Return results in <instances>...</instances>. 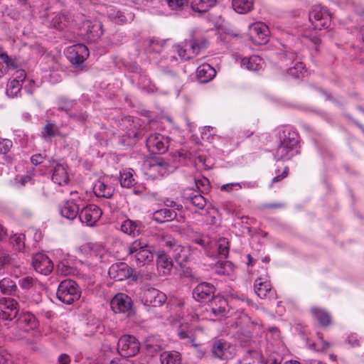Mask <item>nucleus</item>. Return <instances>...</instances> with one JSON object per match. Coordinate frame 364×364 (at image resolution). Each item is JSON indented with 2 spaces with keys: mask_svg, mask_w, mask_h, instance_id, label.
Wrapping results in <instances>:
<instances>
[{
  "mask_svg": "<svg viewBox=\"0 0 364 364\" xmlns=\"http://www.w3.org/2000/svg\"><path fill=\"white\" fill-rule=\"evenodd\" d=\"M157 265L159 267L170 270L173 266L172 260L164 252L159 254L157 257Z\"/></svg>",
  "mask_w": 364,
  "mask_h": 364,
  "instance_id": "nucleus-34",
  "label": "nucleus"
},
{
  "mask_svg": "<svg viewBox=\"0 0 364 364\" xmlns=\"http://www.w3.org/2000/svg\"><path fill=\"white\" fill-rule=\"evenodd\" d=\"M237 339L242 343H247L251 340V335L249 331L240 330L237 332L236 335Z\"/></svg>",
  "mask_w": 364,
  "mask_h": 364,
  "instance_id": "nucleus-47",
  "label": "nucleus"
},
{
  "mask_svg": "<svg viewBox=\"0 0 364 364\" xmlns=\"http://www.w3.org/2000/svg\"><path fill=\"white\" fill-rule=\"evenodd\" d=\"M57 269L59 272L65 275L72 272V269L64 262H60L57 266Z\"/></svg>",
  "mask_w": 364,
  "mask_h": 364,
  "instance_id": "nucleus-52",
  "label": "nucleus"
},
{
  "mask_svg": "<svg viewBox=\"0 0 364 364\" xmlns=\"http://www.w3.org/2000/svg\"><path fill=\"white\" fill-rule=\"evenodd\" d=\"M226 350V343L221 340L215 341L212 346L213 355L220 359H223Z\"/></svg>",
  "mask_w": 364,
  "mask_h": 364,
  "instance_id": "nucleus-31",
  "label": "nucleus"
},
{
  "mask_svg": "<svg viewBox=\"0 0 364 364\" xmlns=\"http://www.w3.org/2000/svg\"><path fill=\"white\" fill-rule=\"evenodd\" d=\"M215 70L209 64H203L196 70L197 77L202 83L210 81L215 76Z\"/></svg>",
  "mask_w": 364,
  "mask_h": 364,
  "instance_id": "nucleus-14",
  "label": "nucleus"
},
{
  "mask_svg": "<svg viewBox=\"0 0 364 364\" xmlns=\"http://www.w3.org/2000/svg\"><path fill=\"white\" fill-rule=\"evenodd\" d=\"M311 312L322 326H327L330 324L331 316L325 311L318 308H312Z\"/></svg>",
  "mask_w": 364,
  "mask_h": 364,
  "instance_id": "nucleus-30",
  "label": "nucleus"
},
{
  "mask_svg": "<svg viewBox=\"0 0 364 364\" xmlns=\"http://www.w3.org/2000/svg\"><path fill=\"white\" fill-rule=\"evenodd\" d=\"M215 4L216 0H193L191 6L193 11L203 14L207 12Z\"/></svg>",
  "mask_w": 364,
  "mask_h": 364,
  "instance_id": "nucleus-19",
  "label": "nucleus"
},
{
  "mask_svg": "<svg viewBox=\"0 0 364 364\" xmlns=\"http://www.w3.org/2000/svg\"><path fill=\"white\" fill-rule=\"evenodd\" d=\"M354 122L364 133V111L359 112L358 118L354 119Z\"/></svg>",
  "mask_w": 364,
  "mask_h": 364,
  "instance_id": "nucleus-55",
  "label": "nucleus"
},
{
  "mask_svg": "<svg viewBox=\"0 0 364 364\" xmlns=\"http://www.w3.org/2000/svg\"><path fill=\"white\" fill-rule=\"evenodd\" d=\"M68 17L65 14L56 15L51 21V26L60 31L63 30L68 25Z\"/></svg>",
  "mask_w": 364,
  "mask_h": 364,
  "instance_id": "nucleus-33",
  "label": "nucleus"
},
{
  "mask_svg": "<svg viewBox=\"0 0 364 364\" xmlns=\"http://www.w3.org/2000/svg\"><path fill=\"white\" fill-rule=\"evenodd\" d=\"M21 87V85L19 82V80L14 79L8 85V87L6 89V94L9 96L15 97L20 92Z\"/></svg>",
  "mask_w": 364,
  "mask_h": 364,
  "instance_id": "nucleus-37",
  "label": "nucleus"
},
{
  "mask_svg": "<svg viewBox=\"0 0 364 364\" xmlns=\"http://www.w3.org/2000/svg\"><path fill=\"white\" fill-rule=\"evenodd\" d=\"M109 18L113 19L115 23L119 24H122L126 23L128 21L127 17L124 15V14L122 11H110L109 14Z\"/></svg>",
  "mask_w": 364,
  "mask_h": 364,
  "instance_id": "nucleus-44",
  "label": "nucleus"
},
{
  "mask_svg": "<svg viewBox=\"0 0 364 364\" xmlns=\"http://www.w3.org/2000/svg\"><path fill=\"white\" fill-rule=\"evenodd\" d=\"M197 195L195 191L192 189H186L183 193V197L190 203H191V198H193V196Z\"/></svg>",
  "mask_w": 364,
  "mask_h": 364,
  "instance_id": "nucleus-59",
  "label": "nucleus"
},
{
  "mask_svg": "<svg viewBox=\"0 0 364 364\" xmlns=\"http://www.w3.org/2000/svg\"><path fill=\"white\" fill-rule=\"evenodd\" d=\"M0 57L1 58L2 60H4V61L5 62V64L6 65H8V70L11 68L13 69H16L17 68V65L16 63V62L10 58L9 57V55L6 54V53H0Z\"/></svg>",
  "mask_w": 364,
  "mask_h": 364,
  "instance_id": "nucleus-51",
  "label": "nucleus"
},
{
  "mask_svg": "<svg viewBox=\"0 0 364 364\" xmlns=\"http://www.w3.org/2000/svg\"><path fill=\"white\" fill-rule=\"evenodd\" d=\"M145 247H149L148 244L141 240H136L133 242L129 247V254H137V252L143 250Z\"/></svg>",
  "mask_w": 364,
  "mask_h": 364,
  "instance_id": "nucleus-38",
  "label": "nucleus"
},
{
  "mask_svg": "<svg viewBox=\"0 0 364 364\" xmlns=\"http://www.w3.org/2000/svg\"><path fill=\"white\" fill-rule=\"evenodd\" d=\"M57 130H58V129L54 124H52V123L48 124L44 127L43 136L44 138L53 137L55 136Z\"/></svg>",
  "mask_w": 364,
  "mask_h": 364,
  "instance_id": "nucleus-48",
  "label": "nucleus"
},
{
  "mask_svg": "<svg viewBox=\"0 0 364 364\" xmlns=\"http://www.w3.org/2000/svg\"><path fill=\"white\" fill-rule=\"evenodd\" d=\"M178 53L179 56L184 60H189L193 58V56L187 54V50L183 48H178Z\"/></svg>",
  "mask_w": 364,
  "mask_h": 364,
  "instance_id": "nucleus-61",
  "label": "nucleus"
},
{
  "mask_svg": "<svg viewBox=\"0 0 364 364\" xmlns=\"http://www.w3.org/2000/svg\"><path fill=\"white\" fill-rule=\"evenodd\" d=\"M215 287L210 283L202 282L198 284L193 291V298L201 302L210 301L215 296Z\"/></svg>",
  "mask_w": 364,
  "mask_h": 364,
  "instance_id": "nucleus-8",
  "label": "nucleus"
},
{
  "mask_svg": "<svg viewBox=\"0 0 364 364\" xmlns=\"http://www.w3.org/2000/svg\"><path fill=\"white\" fill-rule=\"evenodd\" d=\"M262 58L258 55H252L250 58H244L241 60L242 65L245 66L247 70L255 71L259 69Z\"/></svg>",
  "mask_w": 364,
  "mask_h": 364,
  "instance_id": "nucleus-25",
  "label": "nucleus"
},
{
  "mask_svg": "<svg viewBox=\"0 0 364 364\" xmlns=\"http://www.w3.org/2000/svg\"><path fill=\"white\" fill-rule=\"evenodd\" d=\"M168 6L172 10H182L188 7L189 0H166Z\"/></svg>",
  "mask_w": 364,
  "mask_h": 364,
  "instance_id": "nucleus-39",
  "label": "nucleus"
},
{
  "mask_svg": "<svg viewBox=\"0 0 364 364\" xmlns=\"http://www.w3.org/2000/svg\"><path fill=\"white\" fill-rule=\"evenodd\" d=\"M16 322L20 325L25 324L30 326L31 328H34L37 326V321L36 318L32 314H25L17 318Z\"/></svg>",
  "mask_w": 364,
  "mask_h": 364,
  "instance_id": "nucleus-35",
  "label": "nucleus"
},
{
  "mask_svg": "<svg viewBox=\"0 0 364 364\" xmlns=\"http://www.w3.org/2000/svg\"><path fill=\"white\" fill-rule=\"evenodd\" d=\"M110 306L115 313H124L128 316L133 314L132 299L125 294H116L112 299Z\"/></svg>",
  "mask_w": 364,
  "mask_h": 364,
  "instance_id": "nucleus-4",
  "label": "nucleus"
},
{
  "mask_svg": "<svg viewBox=\"0 0 364 364\" xmlns=\"http://www.w3.org/2000/svg\"><path fill=\"white\" fill-rule=\"evenodd\" d=\"M292 150L293 149L289 148V146H287L280 142L279 146L276 151L275 156L277 158V160L286 159L289 152Z\"/></svg>",
  "mask_w": 364,
  "mask_h": 364,
  "instance_id": "nucleus-41",
  "label": "nucleus"
},
{
  "mask_svg": "<svg viewBox=\"0 0 364 364\" xmlns=\"http://www.w3.org/2000/svg\"><path fill=\"white\" fill-rule=\"evenodd\" d=\"M111 364H134L132 361L122 358L117 360H112Z\"/></svg>",
  "mask_w": 364,
  "mask_h": 364,
  "instance_id": "nucleus-64",
  "label": "nucleus"
},
{
  "mask_svg": "<svg viewBox=\"0 0 364 364\" xmlns=\"http://www.w3.org/2000/svg\"><path fill=\"white\" fill-rule=\"evenodd\" d=\"M78 205L73 201H67L60 210L62 216L69 220H73L80 213Z\"/></svg>",
  "mask_w": 364,
  "mask_h": 364,
  "instance_id": "nucleus-17",
  "label": "nucleus"
},
{
  "mask_svg": "<svg viewBox=\"0 0 364 364\" xmlns=\"http://www.w3.org/2000/svg\"><path fill=\"white\" fill-rule=\"evenodd\" d=\"M140 348V344L138 340L133 336H122L117 343V350L119 353L124 357H131L135 355Z\"/></svg>",
  "mask_w": 364,
  "mask_h": 364,
  "instance_id": "nucleus-2",
  "label": "nucleus"
},
{
  "mask_svg": "<svg viewBox=\"0 0 364 364\" xmlns=\"http://www.w3.org/2000/svg\"><path fill=\"white\" fill-rule=\"evenodd\" d=\"M156 46L158 48H161L162 46L160 45L159 42L158 41H156L154 39H149V48H147V50L150 53H158L159 52V50L155 47Z\"/></svg>",
  "mask_w": 364,
  "mask_h": 364,
  "instance_id": "nucleus-53",
  "label": "nucleus"
},
{
  "mask_svg": "<svg viewBox=\"0 0 364 364\" xmlns=\"http://www.w3.org/2000/svg\"><path fill=\"white\" fill-rule=\"evenodd\" d=\"M233 269L234 266L230 261H218L215 264V271L218 274L230 275Z\"/></svg>",
  "mask_w": 364,
  "mask_h": 364,
  "instance_id": "nucleus-24",
  "label": "nucleus"
},
{
  "mask_svg": "<svg viewBox=\"0 0 364 364\" xmlns=\"http://www.w3.org/2000/svg\"><path fill=\"white\" fill-rule=\"evenodd\" d=\"M218 250L220 255L227 258L229 253V242L225 239H220L218 244Z\"/></svg>",
  "mask_w": 364,
  "mask_h": 364,
  "instance_id": "nucleus-43",
  "label": "nucleus"
},
{
  "mask_svg": "<svg viewBox=\"0 0 364 364\" xmlns=\"http://www.w3.org/2000/svg\"><path fill=\"white\" fill-rule=\"evenodd\" d=\"M18 311V304L15 299L11 298L0 299V318H2V321L14 320Z\"/></svg>",
  "mask_w": 364,
  "mask_h": 364,
  "instance_id": "nucleus-3",
  "label": "nucleus"
},
{
  "mask_svg": "<svg viewBox=\"0 0 364 364\" xmlns=\"http://www.w3.org/2000/svg\"><path fill=\"white\" fill-rule=\"evenodd\" d=\"M87 33L92 38H100L103 34L102 25L100 22H96L87 26Z\"/></svg>",
  "mask_w": 364,
  "mask_h": 364,
  "instance_id": "nucleus-36",
  "label": "nucleus"
},
{
  "mask_svg": "<svg viewBox=\"0 0 364 364\" xmlns=\"http://www.w3.org/2000/svg\"><path fill=\"white\" fill-rule=\"evenodd\" d=\"M298 134L295 132H283V137L281 141L283 144L289 146V148L294 149L298 144Z\"/></svg>",
  "mask_w": 364,
  "mask_h": 364,
  "instance_id": "nucleus-27",
  "label": "nucleus"
},
{
  "mask_svg": "<svg viewBox=\"0 0 364 364\" xmlns=\"http://www.w3.org/2000/svg\"><path fill=\"white\" fill-rule=\"evenodd\" d=\"M136 262L139 265H144L146 263L150 262L153 260L154 256L151 250L148 247L137 252L135 255Z\"/></svg>",
  "mask_w": 364,
  "mask_h": 364,
  "instance_id": "nucleus-26",
  "label": "nucleus"
},
{
  "mask_svg": "<svg viewBox=\"0 0 364 364\" xmlns=\"http://www.w3.org/2000/svg\"><path fill=\"white\" fill-rule=\"evenodd\" d=\"M146 349L149 353H155L159 352L161 350V348L159 345L148 344L146 345Z\"/></svg>",
  "mask_w": 364,
  "mask_h": 364,
  "instance_id": "nucleus-63",
  "label": "nucleus"
},
{
  "mask_svg": "<svg viewBox=\"0 0 364 364\" xmlns=\"http://www.w3.org/2000/svg\"><path fill=\"white\" fill-rule=\"evenodd\" d=\"M134 181L133 176L130 173H123L120 174V183L122 186L129 188L133 186Z\"/></svg>",
  "mask_w": 364,
  "mask_h": 364,
  "instance_id": "nucleus-45",
  "label": "nucleus"
},
{
  "mask_svg": "<svg viewBox=\"0 0 364 364\" xmlns=\"http://www.w3.org/2000/svg\"><path fill=\"white\" fill-rule=\"evenodd\" d=\"M149 143L155 146L159 154H163L168 149L167 142L163 141V136L161 135L155 136L149 139Z\"/></svg>",
  "mask_w": 364,
  "mask_h": 364,
  "instance_id": "nucleus-32",
  "label": "nucleus"
},
{
  "mask_svg": "<svg viewBox=\"0 0 364 364\" xmlns=\"http://www.w3.org/2000/svg\"><path fill=\"white\" fill-rule=\"evenodd\" d=\"M192 242L199 245L203 248H206V246L209 242V239L208 237H202L200 238L193 239Z\"/></svg>",
  "mask_w": 364,
  "mask_h": 364,
  "instance_id": "nucleus-58",
  "label": "nucleus"
},
{
  "mask_svg": "<svg viewBox=\"0 0 364 364\" xmlns=\"http://www.w3.org/2000/svg\"><path fill=\"white\" fill-rule=\"evenodd\" d=\"M177 214L173 210L168 208H164L156 210L153 214V218L154 220L159 223H163L166 221H171L176 218Z\"/></svg>",
  "mask_w": 364,
  "mask_h": 364,
  "instance_id": "nucleus-16",
  "label": "nucleus"
},
{
  "mask_svg": "<svg viewBox=\"0 0 364 364\" xmlns=\"http://www.w3.org/2000/svg\"><path fill=\"white\" fill-rule=\"evenodd\" d=\"M12 147V141L9 139H0V154H6Z\"/></svg>",
  "mask_w": 364,
  "mask_h": 364,
  "instance_id": "nucleus-49",
  "label": "nucleus"
},
{
  "mask_svg": "<svg viewBox=\"0 0 364 364\" xmlns=\"http://www.w3.org/2000/svg\"><path fill=\"white\" fill-rule=\"evenodd\" d=\"M254 0H232L234 10L239 14H246L253 8Z\"/></svg>",
  "mask_w": 364,
  "mask_h": 364,
  "instance_id": "nucleus-22",
  "label": "nucleus"
},
{
  "mask_svg": "<svg viewBox=\"0 0 364 364\" xmlns=\"http://www.w3.org/2000/svg\"><path fill=\"white\" fill-rule=\"evenodd\" d=\"M38 282V280L27 276L19 279V285L24 289H30L33 287Z\"/></svg>",
  "mask_w": 364,
  "mask_h": 364,
  "instance_id": "nucleus-42",
  "label": "nucleus"
},
{
  "mask_svg": "<svg viewBox=\"0 0 364 364\" xmlns=\"http://www.w3.org/2000/svg\"><path fill=\"white\" fill-rule=\"evenodd\" d=\"M52 180L54 183L62 186L66 184L68 181V176L64 166L57 164L54 168L52 176Z\"/></svg>",
  "mask_w": 364,
  "mask_h": 364,
  "instance_id": "nucleus-18",
  "label": "nucleus"
},
{
  "mask_svg": "<svg viewBox=\"0 0 364 364\" xmlns=\"http://www.w3.org/2000/svg\"><path fill=\"white\" fill-rule=\"evenodd\" d=\"M11 262V257L9 254L3 252L0 253V269L4 268Z\"/></svg>",
  "mask_w": 364,
  "mask_h": 364,
  "instance_id": "nucleus-50",
  "label": "nucleus"
},
{
  "mask_svg": "<svg viewBox=\"0 0 364 364\" xmlns=\"http://www.w3.org/2000/svg\"><path fill=\"white\" fill-rule=\"evenodd\" d=\"M166 300V296L163 292L152 287H146L143 289L141 301L146 306H160Z\"/></svg>",
  "mask_w": 364,
  "mask_h": 364,
  "instance_id": "nucleus-6",
  "label": "nucleus"
},
{
  "mask_svg": "<svg viewBox=\"0 0 364 364\" xmlns=\"http://www.w3.org/2000/svg\"><path fill=\"white\" fill-rule=\"evenodd\" d=\"M93 189L97 197L109 198L113 196L114 193V189L111 186H108L100 181L95 183Z\"/></svg>",
  "mask_w": 364,
  "mask_h": 364,
  "instance_id": "nucleus-20",
  "label": "nucleus"
},
{
  "mask_svg": "<svg viewBox=\"0 0 364 364\" xmlns=\"http://www.w3.org/2000/svg\"><path fill=\"white\" fill-rule=\"evenodd\" d=\"M58 363L59 364H70V358L67 354H61L58 358Z\"/></svg>",
  "mask_w": 364,
  "mask_h": 364,
  "instance_id": "nucleus-62",
  "label": "nucleus"
},
{
  "mask_svg": "<svg viewBox=\"0 0 364 364\" xmlns=\"http://www.w3.org/2000/svg\"><path fill=\"white\" fill-rule=\"evenodd\" d=\"M191 50H192L193 57L197 55L200 52V46L198 43L194 41H190L188 44H187Z\"/></svg>",
  "mask_w": 364,
  "mask_h": 364,
  "instance_id": "nucleus-57",
  "label": "nucleus"
},
{
  "mask_svg": "<svg viewBox=\"0 0 364 364\" xmlns=\"http://www.w3.org/2000/svg\"><path fill=\"white\" fill-rule=\"evenodd\" d=\"M0 289L4 294H12L16 291L17 286L10 278H4L0 281Z\"/></svg>",
  "mask_w": 364,
  "mask_h": 364,
  "instance_id": "nucleus-29",
  "label": "nucleus"
},
{
  "mask_svg": "<svg viewBox=\"0 0 364 364\" xmlns=\"http://www.w3.org/2000/svg\"><path fill=\"white\" fill-rule=\"evenodd\" d=\"M43 156L41 154H35L31 156V161L33 165H38L42 163Z\"/></svg>",
  "mask_w": 364,
  "mask_h": 364,
  "instance_id": "nucleus-60",
  "label": "nucleus"
},
{
  "mask_svg": "<svg viewBox=\"0 0 364 364\" xmlns=\"http://www.w3.org/2000/svg\"><path fill=\"white\" fill-rule=\"evenodd\" d=\"M250 353V351H247V354L241 360L240 364H259L257 359H252L251 358Z\"/></svg>",
  "mask_w": 364,
  "mask_h": 364,
  "instance_id": "nucleus-54",
  "label": "nucleus"
},
{
  "mask_svg": "<svg viewBox=\"0 0 364 364\" xmlns=\"http://www.w3.org/2000/svg\"><path fill=\"white\" fill-rule=\"evenodd\" d=\"M102 214V210L96 205L90 204L83 208L79 213V218L82 223L92 226Z\"/></svg>",
  "mask_w": 364,
  "mask_h": 364,
  "instance_id": "nucleus-7",
  "label": "nucleus"
},
{
  "mask_svg": "<svg viewBox=\"0 0 364 364\" xmlns=\"http://www.w3.org/2000/svg\"><path fill=\"white\" fill-rule=\"evenodd\" d=\"M70 49V53H73V55L70 57V61L76 67L80 66L89 56V50L83 44L74 45Z\"/></svg>",
  "mask_w": 364,
  "mask_h": 364,
  "instance_id": "nucleus-12",
  "label": "nucleus"
},
{
  "mask_svg": "<svg viewBox=\"0 0 364 364\" xmlns=\"http://www.w3.org/2000/svg\"><path fill=\"white\" fill-rule=\"evenodd\" d=\"M171 254L181 266L188 260L187 251L181 245H174Z\"/></svg>",
  "mask_w": 364,
  "mask_h": 364,
  "instance_id": "nucleus-23",
  "label": "nucleus"
},
{
  "mask_svg": "<svg viewBox=\"0 0 364 364\" xmlns=\"http://www.w3.org/2000/svg\"><path fill=\"white\" fill-rule=\"evenodd\" d=\"M109 277L116 281H123L132 276L133 269L124 262L113 264L109 269Z\"/></svg>",
  "mask_w": 364,
  "mask_h": 364,
  "instance_id": "nucleus-9",
  "label": "nucleus"
},
{
  "mask_svg": "<svg viewBox=\"0 0 364 364\" xmlns=\"http://www.w3.org/2000/svg\"><path fill=\"white\" fill-rule=\"evenodd\" d=\"M56 295L62 302L70 304L80 297V291L75 281L65 279L60 283Z\"/></svg>",
  "mask_w": 364,
  "mask_h": 364,
  "instance_id": "nucleus-1",
  "label": "nucleus"
},
{
  "mask_svg": "<svg viewBox=\"0 0 364 364\" xmlns=\"http://www.w3.org/2000/svg\"><path fill=\"white\" fill-rule=\"evenodd\" d=\"M269 28L263 23H254L251 27L250 39L257 45H263L269 41Z\"/></svg>",
  "mask_w": 364,
  "mask_h": 364,
  "instance_id": "nucleus-11",
  "label": "nucleus"
},
{
  "mask_svg": "<svg viewBox=\"0 0 364 364\" xmlns=\"http://www.w3.org/2000/svg\"><path fill=\"white\" fill-rule=\"evenodd\" d=\"M161 364H180L181 355L177 351H165L160 355Z\"/></svg>",
  "mask_w": 364,
  "mask_h": 364,
  "instance_id": "nucleus-21",
  "label": "nucleus"
},
{
  "mask_svg": "<svg viewBox=\"0 0 364 364\" xmlns=\"http://www.w3.org/2000/svg\"><path fill=\"white\" fill-rule=\"evenodd\" d=\"M72 103L68 100L62 99L59 103L58 109L66 112L67 113L71 109Z\"/></svg>",
  "mask_w": 364,
  "mask_h": 364,
  "instance_id": "nucleus-56",
  "label": "nucleus"
},
{
  "mask_svg": "<svg viewBox=\"0 0 364 364\" xmlns=\"http://www.w3.org/2000/svg\"><path fill=\"white\" fill-rule=\"evenodd\" d=\"M211 309L215 316H225L229 312L228 301L223 296H215L211 300Z\"/></svg>",
  "mask_w": 364,
  "mask_h": 364,
  "instance_id": "nucleus-13",
  "label": "nucleus"
},
{
  "mask_svg": "<svg viewBox=\"0 0 364 364\" xmlns=\"http://www.w3.org/2000/svg\"><path fill=\"white\" fill-rule=\"evenodd\" d=\"M32 264L37 272L44 275L49 274L53 269V262L47 255L41 253L33 257Z\"/></svg>",
  "mask_w": 364,
  "mask_h": 364,
  "instance_id": "nucleus-10",
  "label": "nucleus"
},
{
  "mask_svg": "<svg viewBox=\"0 0 364 364\" xmlns=\"http://www.w3.org/2000/svg\"><path fill=\"white\" fill-rule=\"evenodd\" d=\"M143 228L144 225L141 222L133 221L131 220H125L121 225V230L122 232L134 237L139 235Z\"/></svg>",
  "mask_w": 364,
  "mask_h": 364,
  "instance_id": "nucleus-15",
  "label": "nucleus"
},
{
  "mask_svg": "<svg viewBox=\"0 0 364 364\" xmlns=\"http://www.w3.org/2000/svg\"><path fill=\"white\" fill-rule=\"evenodd\" d=\"M191 203L198 209L202 210L206 205V200L201 194H197L193 196V198H191Z\"/></svg>",
  "mask_w": 364,
  "mask_h": 364,
  "instance_id": "nucleus-46",
  "label": "nucleus"
},
{
  "mask_svg": "<svg viewBox=\"0 0 364 364\" xmlns=\"http://www.w3.org/2000/svg\"><path fill=\"white\" fill-rule=\"evenodd\" d=\"M272 290V285L267 282H259L255 281V291L257 296L261 299H264L267 296V293H270Z\"/></svg>",
  "mask_w": 364,
  "mask_h": 364,
  "instance_id": "nucleus-28",
  "label": "nucleus"
},
{
  "mask_svg": "<svg viewBox=\"0 0 364 364\" xmlns=\"http://www.w3.org/2000/svg\"><path fill=\"white\" fill-rule=\"evenodd\" d=\"M304 68V64L301 62L297 61L293 67L289 68L288 73L293 77L299 78L302 75Z\"/></svg>",
  "mask_w": 364,
  "mask_h": 364,
  "instance_id": "nucleus-40",
  "label": "nucleus"
},
{
  "mask_svg": "<svg viewBox=\"0 0 364 364\" xmlns=\"http://www.w3.org/2000/svg\"><path fill=\"white\" fill-rule=\"evenodd\" d=\"M309 19L316 28H327L330 26L331 16L326 9L316 7L310 12Z\"/></svg>",
  "mask_w": 364,
  "mask_h": 364,
  "instance_id": "nucleus-5",
  "label": "nucleus"
}]
</instances>
